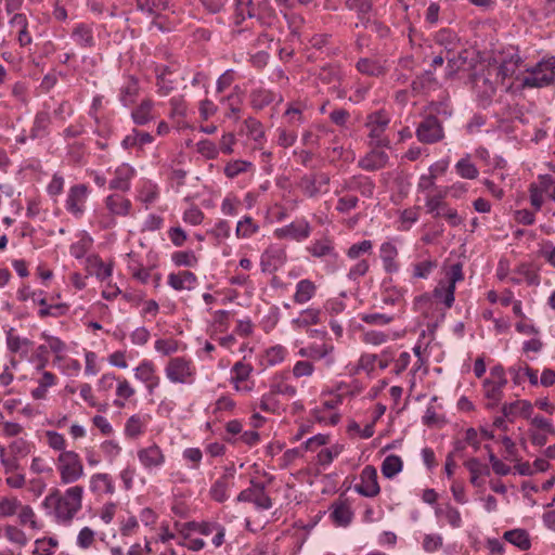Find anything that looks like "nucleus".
<instances>
[{"label":"nucleus","instance_id":"15","mask_svg":"<svg viewBox=\"0 0 555 555\" xmlns=\"http://www.w3.org/2000/svg\"><path fill=\"white\" fill-rule=\"evenodd\" d=\"M46 364L47 359L42 358L40 363L37 365V370L41 372V375L36 380L37 386L30 392L34 400H46L49 389L54 387L57 383V377L55 374L43 370Z\"/></svg>","mask_w":555,"mask_h":555},{"label":"nucleus","instance_id":"63","mask_svg":"<svg viewBox=\"0 0 555 555\" xmlns=\"http://www.w3.org/2000/svg\"><path fill=\"white\" fill-rule=\"evenodd\" d=\"M332 518L339 526H347L352 519V512L345 504L335 505Z\"/></svg>","mask_w":555,"mask_h":555},{"label":"nucleus","instance_id":"24","mask_svg":"<svg viewBox=\"0 0 555 555\" xmlns=\"http://www.w3.org/2000/svg\"><path fill=\"white\" fill-rule=\"evenodd\" d=\"M135 395V387L126 377L117 375L115 390L116 399L114 400V405L117 408H124L126 402Z\"/></svg>","mask_w":555,"mask_h":555},{"label":"nucleus","instance_id":"1","mask_svg":"<svg viewBox=\"0 0 555 555\" xmlns=\"http://www.w3.org/2000/svg\"><path fill=\"white\" fill-rule=\"evenodd\" d=\"M85 489L80 485L68 487L64 492L55 489L43 500L46 508H51L59 524L68 525L82 508Z\"/></svg>","mask_w":555,"mask_h":555},{"label":"nucleus","instance_id":"57","mask_svg":"<svg viewBox=\"0 0 555 555\" xmlns=\"http://www.w3.org/2000/svg\"><path fill=\"white\" fill-rule=\"evenodd\" d=\"M59 542L54 538H42L35 541L34 555H53Z\"/></svg>","mask_w":555,"mask_h":555},{"label":"nucleus","instance_id":"56","mask_svg":"<svg viewBox=\"0 0 555 555\" xmlns=\"http://www.w3.org/2000/svg\"><path fill=\"white\" fill-rule=\"evenodd\" d=\"M128 270L133 279L139 281L142 284H146L150 280V270L135 260L131 258V255H128Z\"/></svg>","mask_w":555,"mask_h":555},{"label":"nucleus","instance_id":"58","mask_svg":"<svg viewBox=\"0 0 555 555\" xmlns=\"http://www.w3.org/2000/svg\"><path fill=\"white\" fill-rule=\"evenodd\" d=\"M0 463L5 474H12L21 468V463L13 459L9 447L0 446Z\"/></svg>","mask_w":555,"mask_h":555},{"label":"nucleus","instance_id":"26","mask_svg":"<svg viewBox=\"0 0 555 555\" xmlns=\"http://www.w3.org/2000/svg\"><path fill=\"white\" fill-rule=\"evenodd\" d=\"M5 343L9 351L18 353L21 357H27L33 346L28 338L15 335L12 328L7 333Z\"/></svg>","mask_w":555,"mask_h":555},{"label":"nucleus","instance_id":"35","mask_svg":"<svg viewBox=\"0 0 555 555\" xmlns=\"http://www.w3.org/2000/svg\"><path fill=\"white\" fill-rule=\"evenodd\" d=\"M89 488L93 493H113L114 485L108 474L96 473L90 477Z\"/></svg>","mask_w":555,"mask_h":555},{"label":"nucleus","instance_id":"50","mask_svg":"<svg viewBox=\"0 0 555 555\" xmlns=\"http://www.w3.org/2000/svg\"><path fill=\"white\" fill-rule=\"evenodd\" d=\"M274 100L275 95L271 91L263 88L257 89L250 94L251 106L256 109H262Z\"/></svg>","mask_w":555,"mask_h":555},{"label":"nucleus","instance_id":"52","mask_svg":"<svg viewBox=\"0 0 555 555\" xmlns=\"http://www.w3.org/2000/svg\"><path fill=\"white\" fill-rule=\"evenodd\" d=\"M457 175L463 179H476L479 175L477 167L470 162L469 157H464L455 164Z\"/></svg>","mask_w":555,"mask_h":555},{"label":"nucleus","instance_id":"14","mask_svg":"<svg viewBox=\"0 0 555 555\" xmlns=\"http://www.w3.org/2000/svg\"><path fill=\"white\" fill-rule=\"evenodd\" d=\"M359 482L354 486V490L365 498H375L380 492L378 483L377 470L372 465H366L360 473Z\"/></svg>","mask_w":555,"mask_h":555},{"label":"nucleus","instance_id":"2","mask_svg":"<svg viewBox=\"0 0 555 555\" xmlns=\"http://www.w3.org/2000/svg\"><path fill=\"white\" fill-rule=\"evenodd\" d=\"M522 63L518 49L509 47L500 52L493 59V63H490V74H495L501 85L509 89L513 86L512 80L517 79L521 69L526 68Z\"/></svg>","mask_w":555,"mask_h":555},{"label":"nucleus","instance_id":"59","mask_svg":"<svg viewBox=\"0 0 555 555\" xmlns=\"http://www.w3.org/2000/svg\"><path fill=\"white\" fill-rule=\"evenodd\" d=\"M172 262L178 267H195L198 259L192 250L176 251L171 256Z\"/></svg>","mask_w":555,"mask_h":555},{"label":"nucleus","instance_id":"54","mask_svg":"<svg viewBox=\"0 0 555 555\" xmlns=\"http://www.w3.org/2000/svg\"><path fill=\"white\" fill-rule=\"evenodd\" d=\"M259 225L254 220L246 216L237 222L235 234L237 237L247 238L257 233Z\"/></svg>","mask_w":555,"mask_h":555},{"label":"nucleus","instance_id":"32","mask_svg":"<svg viewBox=\"0 0 555 555\" xmlns=\"http://www.w3.org/2000/svg\"><path fill=\"white\" fill-rule=\"evenodd\" d=\"M320 310L308 308L302 310L299 315L292 320L291 324L294 330H302L310 325L319 324L321 321Z\"/></svg>","mask_w":555,"mask_h":555},{"label":"nucleus","instance_id":"64","mask_svg":"<svg viewBox=\"0 0 555 555\" xmlns=\"http://www.w3.org/2000/svg\"><path fill=\"white\" fill-rule=\"evenodd\" d=\"M286 349L281 345H275L267 349L264 359L269 365L282 363L286 358Z\"/></svg>","mask_w":555,"mask_h":555},{"label":"nucleus","instance_id":"41","mask_svg":"<svg viewBox=\"0 0 555 555\" xmlns=\"http://www.w3.org/2000/svg\"><path fill=\"white\" fill-rule=\"evenodd\" d=\"M33 443L25 438H16L9 443V451L18 463L31 453Z\"/></svg>","mask_w":555,"mask_h":555},{"label":"nucleus","instance_id":"44","mask_svg":"<svg viewBox=\"0 0 555 555\" xmlns=\"http://www.w3.org/2000/svg\"><path fill=\"white\" fill-rule=\"evenodd\" d=\"M98 532L91 527L85 526L82 527L76 537V545L78 548L82 551L90 550L96 543Z\"/></svg>","mask_w":555,"mask_h":555},{"label":"nucleus","instance_id":"5","mask_svg":"<svg viewBox=\"0 0 555 555\" xmlns=\"http://www.w3.org/2000/svg\"><path fill=\"white\" fill-rule=\"evenodd\" d=\"M321 398V404L311 410V415L319 424L336 425L340 420V414L336 410L343 403V395L323 391Z\"/></svg>","mask_w":555,"mask_h":555},{"label":"nucleus","instance_id":"9","mask_svg":"<svg viewBox=\"0 0 555 555\" xmlns=\"http://www.w3.org/2000/svg\"><path fill=\"white\" fill-rule=\"evenodd\" d=\"M530 73L522 79L524 88H542L548 86L555 78V59L550 57L538 63L532 69L525 68Z\"/></svg>","mask_w":555,"mask_h":555},{"label":"nucleus","instance_id":"16","mask_svg":"<svg viewBox=\"0 0 555 555\" xmlns=\"http://www.w3.org/2000/svg\"><path fill=\"white\" fill-rule=\"evenodd\" d=\"M88 195L89 188L86 184L73 185L66 198L67 210L76 217L82 216Z\"/></svg>","mask_w":555,"mask_h":555},{"label":"nucleus","instance_id":"4","mask_svg":"<svg viewBox=\"0 0 555 555\" xmlns=\"http://www.w3.org/2000/svg\"><path fill=\"white\" fill-rule=\"evenodd\" d=\"M104 206L107 214L99 216V224L103 229L113 228L116 224L115 218H125L131 215L132 203L121 194H111L105 197Z\"/></svg>","mask_w":555,"mask_h":555},{"label":"nucleus","instance_id":"20","mask_svg":"<svg viewBox=\"0 0 555 555\" xmlns=\"http://www.w3.org/2000/svg\"><path fill=\"white\" fill-rule=\"evenodd\" d=\"M310 225L308 222H292L283 228L276 229L274 235L278 238H289L294 241H301L309 236Z\"/></svg>","mask_w":555,"mask_h":555},{"label":"nucleus","instance_id":"3","mask_svg":"<svg viewBox=\"0 0 555 555\" xmlns=\"http://www.w3.org/2000/svg\"><path fill=\"white\" fill-rule=\"evenodd\" d=\"M55 469L62 485H73L85 476L81 456L74 450L59 453L54 460Z\"/></svg>","mask_w":555,"mask_h":555},{"label":"nucleus","instance_id":"12","mask_svg":"<svg viewBox=\"0 0 555 555\" xmlns=\"http://www.w3.org/2000/svg\"><path fill=\"white\" fill-rule=\"evenodd\" d=\"M138 461L149 473L160 469L166 463V455L163 449L155 442L140 448L137 451Z\"/></svg>","mask_w":555,"mask_h":555},{"label":"nucleus","instance_id":"36","mask_svg":"<svg viewBox=\"0 0 555 555\" xmlns=\"http://www.w3.org/2000/svg\"><path fill=\"white\" fill-rule=\"evenodd\" d=\"M43 438L46 446L57 454L69 451L67 450V440L63 434L49 429L43 431Z\"/></svg>","mask_w":555,"mask_h":555},{"label":"nucleus","instance_id":"48","mask_svg":"<svg viewBox=\"0 0 555 555\" xmlns=\"http://www.w3.org/2000/svg\"><path fill=\"white\" fill-rule=\"evenodd\" d=\"M4 535L10 543L21 548L26 546L28 543V538L26 533L21 528L14 525L4 526Z\"/></svg>","mask_w":555,"mask_h":555},{"label":"nucleus","instance_id":"29","mask_svg":"<svg viewBox=\"0 0 555 555\" xmlns=\"http://www.w3.org/2000/svg\"><path fill=\"white\" fill-rule=\"evenodd\" d=\"M464 466L468 469L470 474L469 481L475 487H481L483 485L481 477L490 474L488 466L476 457H470L465 461Z\"/></svg>","mask_w":555,"mask_h":555},{"label":"nucleus","instance_id":"49","mask_svg":"<svg viewBox=\"0 0 555 555\" xmlns=\"http://www.w3.org/2000/svg\"><path fill=\"white\" fill-rule=\"evenodd\" d=\"M153 102L144 100L142 103L132 112V119L137 125H145L153 119L152 115Z\"/></svg>","mask_w":555,"mask_h":555},{"label":"nucleus","instance_id":"17","mask_svg":"<svg viewBox=\"0 0 555 555\" xmlns=\"http://www.w3.org/2000/svg\"><path fill=\"white\" fill-rule=\"evenodd\" d=\"M416 137L423 143H435L443 138V129L436 117H427L417 129Z\"/></svg>","mask_w":555,"mask_h":555},{"label":"nucleus","instance_id":"22","mask_svg":"<svg viewBox=\"0 0 555 555\" xmlns=\"http://www.w3.org/2000/svg\"><path fill=\"white\" fill-rule=\"evenodd\" d=\"M286 260L284 249L279 247H269L261 255V268L263 272L272 271L281 267Z\"/></svg>","mask_w":555,"mask_h":555},{"label":"nucleus","instance_id":"47","mask_svg":"<svg viewBox=\"0 0 555 555\" xmlns=\"http://www.w3.org/2000/svg\"><path fill=\"white\" fill-rule=\"evenodd\" d=\"M337 194L339 195L336 205L337 211L341 214H347L358 206L359 198L356 195L351 194L350 192L343 191L341 189L340 191H337Z\"/></svg>","mask_w":555,"mask_h":555},{"label":"nucleus","instance_id":"43","mask_svg":"<svg viewBox=\"0 0 555 555\" xmlns=\"http://www.w3.org/2000/svg\"><path fill=\"white\" fill-rule=\"evenodd\" d=\"M448 195V188H444L440 191H438L436 194H426L425 198V206L427 209V212L433 215V217L436 216V214L441 210V208L447 204L444 202V198Z\"/></svg>","mask_w":555,"mask_h":555},{"label":"nucleus","instance_id":"7","mask_svg":"<svg viewBox=\"0 0 555 555\" xmlns=\"http://www.w3.org/2000/svg\"><path fill=\"white\" fill-rule=\"evenodd\" d=\"M166 378L171 384L192 385L196 376V367L191 359L175 357L165 365Z\"/></svg>","mask_w":555,"mask_h":555},{"label":"nucleus","instance_id":"37","mask_svg":"<svg viewBox=\"0 0 555 555\" xmlns=\"http://www.w3.org/2000/svg\"><path fill=\"white\" fill-rule=\"evenodd\" d=\"M503 538L511 544L517 546L521 551H527L531 546L529 533L524 529H514L504 532Z\"/></svg>","mask_w":555,"mask_h":555},{"label":"nucleus","instance_id":"62","mask_svg":"<svg viewBox=\"0 0 555 555\" xmlns=\"http://www.w3.org/2000/svg\"><path fill=\"white\" fill-rule=\"evenodd\" d=\"M40 306V310H39V317L40 318H46V317H59V315H62L65 313V310H66V306L65 305H53V306H49L47 304V300L44 298H39L36 300Z\"/></svg>","mask_w":555,"mask_h":555},{"label":"nucleus","instance_id":"38","mask_svg":"<svg viewBox=\"0 0 555 555\" xmlns=\"http://www.w3.org/2000/svg\"><path fill=\"white\" fill-rule=\"evenodd\" d=\"M389 117L383 112H377L369 116L366 127L370 128V134L378 138L389 124Z\"/></svg>","mask_w":555,"mask_h":555},{"label":"nucleus","instance_id":"13","mask_svg":"<svg viewBox=\"0 0 555 555\" xmlns=\"http://www.w3.org/2000/svg\"><path fill=\"white\" fill-rule=\"evenodd\" d=\"M133 375L142 383L149 395H153L160 384V377L153 361L144 359L134 369Z\"/></svg>","mask_w":555,"mask_h":555},{"label":"nucleus","instance_id":"19","mask_svg":"<svg viewBox=\"0 0 555 555\" xmlns=\"http://www.w3.org/2000/svg\"><path fill=\"white\" fill-rule=\"evenodd\" d=\"M334 351V346L332 344H312L307 347H301L298 350V356L301 358H307L310 360H321L325 359L327 365H332L334 363V359L331 357Z\"/></svg>","mask_w":555,"mask_h":555},{"label":"nucleus","instance_id":"60","mask_svg":"<svg viewBox=\"0 0 555 555\" xmlns=\"http://www.w3.org/2000/svg\"><path fill=\"white\" fill-rule=\"evenodd\" d=\"M29 470L36 475H51L53 473V467L43 456L35 455L31 457Z\"/></svg>","mask_w":555,"mask_h":555},{"label":"nucleus","instance_id":"33","mask_svg":"<svg viewBox=\"0 0 555 555\" xmlns=\"http://www.w3.org/2000/svg\"><path fill=\"white\" fill-rule=\"evenodd\" d=\"M398 256V249L397 247L390 243L385 242L380 246V258L384 263V269L388 273L397 272L399 269V266L396 261V258Z\"/></svg>","mask_w":555,"mask_h":555},{"label":"nucleus","instance_id":"34","mask_svg":"<svg viewBox=\"0 0 555 555\" xmlns=\"http://www.w3.org/2000/svg\"><path fill=\"white\" fill-rule=\"evenodd\" d=\"M315 292V284L308 279H304L296 284V289L293 299L296 304L304 305L313 298Z\"/></svg>","mask_w":555,"mask_h":555},{"label":"nucleus","instance_id":"23","mask_svg":"<svg viewBox=\"0 0 555 555\" xmlns=\"http://www.w3.org/2000/svg\"><path fill=\"white\" fill-rule=\"evenodd\" d=\"M502 413L506 417L521 416L528 422L531 421L533 415V405L528 400H517L502 406Z\"/></svg>","mask_w":555,"mask_h":555},{"label":"nucleus","instance_id":"6","mask_svg":"<svg viewBox=\"0 0 555 555\" xmlns=\"http://www.w3.org/2000/svg\"><path fill=\"white\" fill-rule=\"evenodd\" d=\"M462 264L453 263L444 269V278L439 281L434 289V297L444 304L447 308H451L454 302V292L457 282L463 280Z\"/></svg>","mask_w":555,"mask_h":555},{"label":"nucleus","instance_id":"51","mask_svg":"<svg viewBox=\"0 0 555 555\" xmlns=\"http://www.w3.org/2000/svg\"><path fill=\"white\" fill-rule=\"evenodd\" d=\"M22 502L15 496H3L0 499V518H8L16 515Z\"/></svg>","mask_w":555,"mask_h":555},{"label":"nucleus","instance_id":"18","mask_svg":"<svg viewBox=\"0 0 555 555\" xmlns=\"http://www.w3.org/2000/svg\"><path fill=\"white\" fill-rule=\"evenodd\" d=\"M236 500L238 502H253L256 507L261 509H269L272 507L271 499L264 492L260 485L253 483L250 488L240 492Z\"/></svg>","mask_w":555,"mask_h":555},{"label":"nucleus","instance_id":"8","mask_svg":"<svg viewBox=\"0 0 555 555\" xmlns=\"http://www.w3.org/2000/svg\"><path fill=\"white\" fill-rule=\"evenodd\" d=\"M507 384L504 369L500 365L490 370L489 376L482 383V393L487 400L486 406L493 409L502 400L503 389Z\"/></svg>","mask_w":555,"mask_h":555},{"label":"nucleus","instance_id":"46","mask_svg":"<svg viewBox=\"0 0 555 555\" xmlns=\"http://www.w3.org/2000/svg\"><path fill=\"white\" fill-rule=\"evenodd\" d=\"M230 486L231 480L228 477L223 476L217 479L209 490L211 499L217 502H224L229 498L228 491Z\"/></svg>","mask_w":555,"mask_h":555},{"label":"nucleus","instance_id":"28","mask_svg":"<svg viewBox=\"0 0 555 555\" xmlns=\"http://www.w3.org/2000/svg\"><path fill=\"white\" fill-rule=\"evenodd\" d=\"M87 270L90 274H94L98 279L107 280L113 272L111 262H104L100 257L93 255L87 258Z\"/></svg>","mask_w":555,"mask_h":555},{"label":"nucleus","instance_id":"45","mask_svg":"<svg viewBox=\"0 0 555 555\" xmlns=\"http://www.w3.org/2000/svg\"><path fill=\"white\" fill-rule=\"evenodd\" d=\"M16 515L20 525L29 526L33 530H39L41 528L37 515L30 505L22 504Z\"/></svg>","mask_w":555,"mask_h":555},{"label":"nucleus","instance_id":"25","mask_svg":"<svg viewBox=\"0 0 555 555\" xmlns=\"http://www.w3.org/2000/svg\"><path fill=\"white\" fill-rule=\"evenodd\" d=\"M196 276L191 271H180L168 275V285L176 291H191L195 287Z\"/></svg>","mask_w":555,"mask_h":555},{"label":"nucleus","instance_id":"10","mask_svg":"<svg viewBox=\"0 0 555 555\" xmlns=\"http://www.w3.org/2000/svg\"><path fill=\"white\" fill-rule=\"evenodd\" d=\"M474 91L477 96L482 101L490 100L501 81L495 77V74H490V63L476 73L472 79Z\"/></svg>","mask_w":555,"mask_h":555},{"label":"nucleus","instance_id":"55","mask_svg":"<svg viewBox=\"0 0 555 555\" xmlns=\"http://www.w3.org/2000/svg\"><path fill=\"white\" fill-rule=\"evenodd\" d=\"M246 134L257 143H262L264 139V130L260 121L254 118H247L244 121Z\"/></svg>","mask_w":555,"mask_h":555},{"label":"nucleus","instance_id":"40","mask_svg":"<svg viewBox=\"0 0 555 555\" xmlns=\"http://www.w3.org/2000/svg\"><path fill=\"white\" fill-rule=\"evenodd\" d=\"M403 468V462L400 456L390 454L382 463L380 470L385 478L391 479Z\"/></svg>","mask_w":555,"mask_h":555},{"label":"nucleus","instance_id":"39","mask_svg":"<svg viewBox=\"0 0 555 555\" xmlns=\"http://www.w3.org/2000/svg\"><path fill=\"white\" fill-rule=\"evenodd\" d=\"M437 517H442L453 528H460L462 525V517L460 511L451 504L438 506L435 509Z\"/></svg>","mask_w":555,"mask_h":555},{"label":"nucleus","instance_id":"42","mask_svg":"<svg viewBox=\"0 0 555 555\" xmlns=\"http://www.w3.org/2000/svg\"><path fill=\"white\" fill-rule=\"evenodd\" d=\"M305 107L306 106L300 102L289 104L283 115L285 124L291 127L301 125L305 120L304 114H302Z\"/></svg>","mask_w":555,"mask_h":555},{"label":"nucleus","instance_id":"31","mask_svg":"<svg viewBox=\"0 0 555 555\" xmlns=\"http://www.w3.org/2000/svg\"><path fill=\"white\" fill-rule=\"evenodd\" d=\"M388 162V155L385 151L374 150L371 153L366 154L360 162L359 165L361 168L365 170H377L383 167Z\"/></svg>","mask_w":555,"mask_h":555},{"label":"nucleus","instance_id":"61","mask_svg":"<svg viewBox=\"0 0 555 555\" xmlns=\"http://www.w3.org/2000/svg\"><path fill=\"white\" fill-rule=\"evenodd\" d=\"M544 196L545 195H544V192H543L540 181L537 183L530 184L529 199H530L531 206L533 207V209L535 211H539L542 208L543 203H544Z\"/></svg>","mask_w":555,"mask_h":555},{"label":"nucleus","instance_id":"30","mask_svg":"<svg viewBox=\"0 0 555 555\" xmlns=\"http://www.w3.org/2000/svg\"><path fill=\"white\" fill-rule=\"evenodd\" d=\"M343 191H358L365 197H371L374 193V183L366 177H353L345 182Z\"/></svg>","mask_w":555,"mask_h":555},{"label":"nucleus","instance_id":"53","mask_svg":"<svg viewBox=\"0 0 555 555\" xmlns=\"http://www.w3.org/2000/svg\"><path fill=\"white\" fill-rule=\"evenodd\" d=\"M253 372V366L245 362H236L231 370V383L247 382Z\"/></svg>","mask_w":555,"mask_h":555},{"label":"nucleus","instance_id":"21","mask_svg":"<svg viewBox=\"0 0 555 555\" xmlns=\"http://www.w3.org/2000/svg\"><path fill=\"white\" fill-rule=\"evenodd\" d=\"M114 175L109 182V188L120 191L129 190L130 181L134 176V169L129 164H120L116 167Z\"/></svg>","mask_w":555,"mask_h":555},{"label":"nucleus","instance_id":"11","mask_svg":"<svg viewBox=\"0 0 555 555\" xmlns=\"http://www.w3.org/2000/svg\"><path fill=\"white\" fill-rule=\"evenodd\" d=\"M528 437L531 444L543 447L547 443L550 437H555V427L553 423L542 415H534L529 422Z\"/></svg>","mask_w":555,"mask_h":555},{"label":"nucleus","instance_id":"27","mask_svg":"<svg viewBox=\"0 0 555 555\" xmlns=\"http://www.w3.org/2000/svg\"><path fill=\"white\" fill-rule=\"evenodd\" d=\"M150 420L149 415H142V414H133L131 415L126 424H125V436L130 439H135L140 437L147 425V422Z\"/></svg>","mask_w":555,"mask_h":555}]
</instances>
